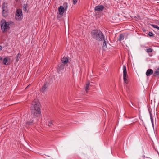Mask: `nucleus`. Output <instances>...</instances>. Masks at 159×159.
<instances>
[{"mask_svg":"<svg viewBox=\"0 0 159 159\" xmlns=\"http://www.w3.org/2000/svg\"><path fill=\"white\" fill-rule=\"evenodd\" d=\"M31 110V117L34 118L39 116L41 113V111L39 107V103L37 99H34L30 107Z\"/></svg>","mask_w":159,"mask_h":159,"instance_id":"nucleus-1","label":"nucleus"},{"mask_svg":"<svg viewBox=\"0 0 159 159\" xmlns=\"http://www.w3.org/2000/svg\"><path fill=\"white\" fill-rule=\"evenodd\" d=\"M91 34L93 38L99 41H102L105 37L102 32L98 30H93Z\"/></svg>","mask_w":159,"mask_h":159,"instance_id":"nucleus-2","label":"nucleus"},{"mask_svg":"<svg viewBox=\"0 0 159 159\" xmlns=\"http://www.w3.org/2000/svg\"><path fill=\"white\" fill-rule=\"evenodd\" d=\"M12 22H6L5 20H2L1 22V27L2 30L4 32L7 30H9L10 28L9 25L13 23Z\"/></svg>","mask_w":159,"mask_h":159,"instance_id":"nucleus-3","label":"nucleus"},{"mask_svg":"<svg viewBox=\"0 0 159 159\" xmlns=\"http://www.w3.org/2000/svg\"><path fill=\"white\" fill-rule=\"evenodd\" d=\"M22 10L18 9L16 10L15 14V19L17 21H20L22 19Z\"/></svg>","mask_w":159,"mask_h":159,"instance_id":"nucleus-4","label":"nucleus"},{"mask_svg":"<svg viewBox=\"0 0 159 159\" xmlns=\"http://www.w3.org/2000/svg\"><path fill=\"white\" fill-rule=\"evenodd\" d=\"M2 15L3 16L6 17L8 15V5L7 3L4 2L2 5Z\"/></svg>","mask_w":159,"mask_h":159,"instance_id":"nucleus-5","label":"nucleus"},{"mask_svg":"<svg viewBox=\"0 0 159 159\" xmlns=\"http://www.w3.org/2000/svg\"><path fill=\"white\" fill-rule=\"evenodd\" d=\"M123 79L124 82L126 84L128 83V80L126 78L127 76V72L126 69V67L125 65H123Z\"/></svg>","mask_w":159,"mask_h":159,"instance_id":"nucleus-6","label":"nucleus"},{"mask_svg":"<svg viewBox=\"0 0 159 159\" xmlns=\"http://www.w3.org/2000/svg\"><path fill=\"white\" fill-rule=\"evenodd\" d=\"M104 8V7L102 5H98L95 7L94 9L95 11H101L103 10Z\"/></svg>","mask_w":159,"mask_h":159,"instance_id":"nucleus-7","label":"nucleus"},{"mask_svg":"<svg viewBox=\"0 0 159 159\" xmlns=\"http://www.w3.org/2000/svg\"><path fill=\"white\" fill-rule=\"evenodd\" d=\"M65 9L63 6H60L58 8L59 14L60 15H62L64 12Z\"/></svg>","mask_w":159,"mask_h":159,"instance_id":"nucleus-8","label":"nucleus"},{"mask_svg":"<svg viewBox=\"0 0 159 159\" xmlns=\"http://www.w3.org/2000/svg\"><path fill=\"white\" fill-rule=\"evenodd\" d=\"M48 87V85L47 83H45L44 85L40 89V91L43 93H44L46 92V89Z\"/></svg>","mask_w":159,"mask_h":159,"instance_id":"nucleus-9","label":"nucleus"},{"mask_svg":"<svg viewBox=\"0 0 159 159\" xmlns=\"http://www.w3.org/2000/svg\"><path fill=\"white\" fill-rule=\"evenodd\" d=\"M103 39V42L102 47L103 48H105L107 47V44L108 43V41L107 38H106L105 37H104V38Z\"/></svg>","mask_w":159,"mask_h":159,"instance_id":"nucleus-10","label":"nucleus"},{"mask_svg":"<svg viewBox=\"0 0 159 159\" xmlns=\"http://www.w3.org/2000/svg\"><path fill=\"white\" fill-rule=\"evenodd\" d=\"M68 59L66 57H64L61 59V63L64 64H67L68 62Z\"/></svg>","mask_w":159,"mask_h":159,"instance_id":"nucleus-11","label":"nucleus"},{"mask_svg":"<svg viewBox=\"0 0 159 159\" xmlns=\"http://www.w3.org/2000/svg\"><path fill=\"white\" fill-rule=\"evenodd\" d=\"M153 73V71L151 69H148L146 73V75L148 76Z\"/></svg>","mask_w":159,"mask_h":159,"instance_id":"nucleus-12","label":"nucleus"},{"mask_svg":"<svg viewBox=\"0 0 159 159\" xmlns=\"http://www.w3.org/2000/svg\"><path fill=\"white\" fill-rule=\"evenodd\" d=\"M34 120L32 119H30V120L26 122V124L28 125H31L34 124Z\"/></svg>","mask_w":159,"mask_h":159,"instance_id":"nucleus-13","label":"nucleus"},{"mask_svg":"<svg viewBox=\"0 0 159 159\" xmlns=\"http://www.w3.org/2000/svg\"><path fill=\"white\" fill-rule=\"evenodd\" d=\"M153 75L155 77L159 75V67L154 72Z\"/></svg>","mask_w":159,"mask_h":159,"instance_id":"nucleus-14","label":"nucleus"},{"mask_svg":"<svg viewBox=\"0 0 159 159\" xmlns=\"http://www.w3.org/2000/svg\"><path fill=\"white\" fill-rule=\"evenodd\" d=\"M55 122V121L53 120H51L48 121V125L49 127H51L52 125H53V123Z\"/></svg>","mask_w":159,"mask_h":159,"instance_id":"nucleus-15","label":"nucleus"},{"mask_svg":"<svg viewBox=\"0 0 159 159\" xmlns=\"http://www.w3.org/2000/svg\"><path fill=\"white\" fill-rule=\"evenodd\" d=\"M8 59L7 57L5 58L3 60V64L6 65H8Z\"/></svg>","mask_w":159,"mask_h":159,"instance_id":"nucleus-16","label":"nucleus"},{"mask_svg":"<svg viewBox=\"0 0 159 159\" xmlns=\"http://www.w3.org/2000/svg\"><path fill=\"white\" fill-rule=\"evenodd\" d=\"M90 86V84L89 82H88V83H87L86 84V86L85 87V90L87 93L88 92V90H89V87Z\"/></svg>","mask_w":159,"mask_h":159,"instance_id":"nucleus-17","label":"nucleus"},{"mask_svg":"<svg viewBox=\"0 0 159 159\" xmlns=\"http://www.w3.org/2000/svg\"><path fill=\"white\" fill-rule=\"evenodd\" d=\"M64 67V65L63 64H61L58 66V69L59 71L62 70Z\"/></svg>","mask_w":159,"mask_h":159,"instance_id":"nucleus-18","label":"nucleus"},{"mask_svg":"<svg viewBox=\"0 0 159 159\" xmlns=\"http://www.w3.org/2000/svg\"><path fill=\"white\" fill-rule=\"evenodd\" d=\"M124 39V36L122 34H121L119 36V38L118 39L119 40L121 41L123 40Z\"/></svg>","mask_w":159,"mask_h":159,"instance_id":"nucleus-19","label":"nucleus"},{"mask_svg":"<svg viewBox=\"0 0 159 159\" xmlns=\"http://www.w3.org/2000/svg\"><path fill=\"white\" fill-rule=\"evenodd\" d=\"M150 117L151 121V123H152V125L153 126H154L153 118V117H152V114L150 112Z\"/></svg>","mask_w":159,"mask_h":159,"instance_id":"nucleus-20","label":"nucleus"},{"mask_svg":"<svg viewBox=\"0 0 159 159\" xmlns=\"http://www.w3.org/2000/svg\"><path fill=\"white\" fill-rule=\"evenodd\" d=\"M28 7L26 4H24L23 6V10L25 11H26L27 10V8Z\"/></svg>","mask_w":159,"mask_h":159,"instance_id":"nucleus-21","label":"nucleus"},{"mask_svg":"<svg viewBox=\"0 0 159 159\" xmlns=\"http://www.w3.org/2000/svg\"><path fill=\"white\" fill-rule=\"evenodd\" d=\"M64 7V8L65 9V10H66L68 8V5L67 3L66 2H65L63 4V6Z\"/></svg>","mask_w":159,"mask_h":159,"instance_id":"nucleus-22","label":"nucleus"},{"mask_svg":"<svg viewBox=\"0 0 159 159\" xmlns=\"http://www.w3.org/2000/svg\"><path fill=\"white\" fill-rule=\"evenodd\" d=\"M20 53H18L16 56V62H17L19 60V58H20V57H19Z\"/></svg>","mask_w":159,"mask_h":159,"instance_id":"nucleus-23","label":"nucleus"},{"mask_svg":"<svg viewBox=\"0 0 159 159\" xmlns=\"http://www.w3.org/2000/svg\"><path fill=\"white\" fill-rule=\"evenodd\" d=\"M152 51V49L151 48H148L146 49V51L148 53L151 52Z\"/></svg>","mask_w":159,"mask_h":159,"instance_id":"nucleus-24","label":"nucleus"},{"mask_svg":"<svg viewBox=\"0 0 159 159\" xmlns=\"http://www.w3.org/2000/svg\"><path fill=\"white\" fill-rule=\"evenodd\" d=\"M148 35L150 36V37H152L153 36V33L152 32H149V33H148Z\"/></svg>","mask_w":159,"mask_h":159,"instance_id":"nucleus-25","label":"nucleus"},{"mask_svg":"<svg viewBox=\"0 0 159 159\" xmlns=\"http://www.w3.org/2000/svg\"><path fill=\"white\" fill-rule=\"evenodd\" d=\"M78 0H72V2L75 5L77 3Z\"/></svg>","mask_w":159,"mask_h":159,"instance_id":"nucleus-26","label":"nucleus"},{"mask_svg":"<svg viewBox=\"0 0 159 159\" xmlns=\"http://www.w3.org/2000/svg\"><path fill=\"white\" fill-rule=\"evenodd\" d=\"M151 25L152 27H153L154 28H156V29H157V27L158 26L157 25Z\"/></svg>","mask_w":159,"mask_h":159,"instance_id":"nucleus-27","label":"nucleus"},{"mask_svg":"<svg viewBox=\"0 0 159 159\" xmlns=\"http://www.w3.org/2000/svg\"><path fill=\"white\" fill-rule=\"evenodd\" d=\"M2 49V47L1 46H0V50H1Z\"/></svg>","mask_w":159,"mask_h":159,"instance_id":"nucleus-28","label":"nucleus"},{"mask_svg":"<svg viewBox=\"0 0 159 159\" xmlns=\"http://www.w3.org/2000/svg\"><path fill=\"white\" fill-rule=\"evenodd\" d=\"M143 158L144 159V158H148V157H146L144 156H143Z\"/></svg>","mask_w":159,"mask_h":159,"instance_id":"nucleus-29","label":"nucleus"},{"mask_svg":"<svg viewBox=\"0 0 159 159\" xmlns=\"http://www.w3.org/2000/svg\"><path fill=\"white\" fill-rule=\"evenodd\" d=\"M130 102H131V104H132V105H133V106H134V104L132 103V101H131V100H130Z\"/></svg>","mask_w":159,"mask_h":159,"instance_id":"nucleus-30","label":"nucleus"},{"mask_svg":"<svg viewBox=\"0 0 159 159\" xmlns=\"http://www.w3.org/2000/svg\"><path fill=\"white\" fill-rule=\"evenodd\" d=\"M2 60V58L1 57H0V61Z\"/></svg>","mask_w":159,"mask_h":159,"instance_id":"nucleus-31","label":"nucleus"},{"mask_svg":"<svg viewBox=\"0 0 159 159\" xmlns=\"http://www.w3.org/2000/svg\"><path fill=\"white\" fill-rule=\"evenodd\" d=\"M159 28V27L158 26L157 29L158 30Z\"/></svg>","mask_w":159,"mask_h":159,"instance_id":"nucleus-32","label":"nucleus"},{"mask_svg":"<svg viewBox=\"0 0 159 159\" xmlns=\"http://www.w3.org/2000/svg\"><path fill=\"white\" fill-rule=\"evenodd\" d=\"M129 105L130 106H131V107H132L131 106V105Z\"/></svg>","mask_w":159,"mask_h":159,"instance_id":"nucleus-33","label":"nucleus"}]
</instances>
